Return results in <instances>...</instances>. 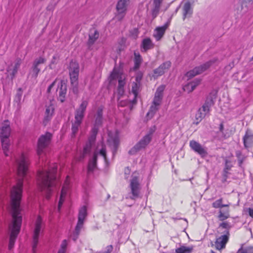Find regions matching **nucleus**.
Wrapping results in <instances>:
<instances>
[{
  "mask_svg": "<svg viewBox=\"0 0 253 253\" xmlns=\"http://www.w3.org/2000/svg\"><path fill=\"white\" fill-rule=\"evenodd\" d=\"M17 172L18 176L16 184L11 190V213L12 217L11 224L9 226L10 237L8 249L11 250L14 247L15 240L20 232L22 223L20 202L22 194L23 180L26 177L29 161L28 157L22 154L16 159Z\"/></svg>",
  "mask_w": 253,
  "mask_h": 253,
  "instance_id": "obj_1",
  "label": "nucleus"
},
{
  "mask_svg": "<svg viewBox=\"0 0 253 253\" xmlns=\"http://www.w3.org/2000/svg\"><path fill=\"white\" fill-rule=\"evenodd\" d=\"M51 138L52 134L49 132L41 135L38 140L37 149L38 155L40 161H42V169L39 170L38 173V184L40 189L44 193L47 199L50 198L57 183L56 175L57 165L46 162L43 164V159L42 158L44 150L50 144Z\"/></svg>",
  "mask_w": 253,
  "mask_h": 253,
  "instance_id": "obj_2",
  "label": "nucleus"
},
{
  "mask_svg": "<svg viewBox=\"0 0 253 253\" xmlns=\"http://www.w3.org/2000/svg\"><path fill=\"white\" fill-rule=\"evenodd\" d=\"M102 114L103 107H99L97 109V112L95 115L94 125L91 130V134L89 138L88 141L86 143L84 148L83 153L78 158V161H81L83 160L85 156L90 153L91 146L95 140L96 135L97 133L98 128L102 123Z\"/></svg>",
  "mask_w": 253,
  "mask_h": 253,
  "instance_id": "obj_3",
  "label": "nucleus"
},
{
  "mask_svg": "<svg viewBox=\"0 0 253 253\" xmlns=\"http://www.w3.org/2000/svg\"><path fill=\"white\" fill-rule=\"evenodd\" d=\"M11 133L10 123L8 120H5L1 125L0 128V138L2 148L4 155L9 156L10 147V140L9 137Z\"/></svg>",
  "mask_w": 253,
  "mask_h": 253,
  "instance_id": "obj_4",
  "label": "nucleus"
},
{
  "mask_svg": "<svg viewBox=\"0 0 253 253\" xmlns=\"http://www.w3.org/2000/svg\"><path fill=\"white\" fill-rule=\"evenodd\" d=\"M88 104L87 100H83L75 112V120L72 125V136H75L82 123L86 107Z\"/></svg>",
  "mask_w": 253,
  "mask_h": 253,
  "instance_id": "obj_5",
  "label": "nucleus"
},
{
  "mask_svg": "<svg viewBox=\"0 0 253 253\" xmlns=\"http://www.w3.org/2000/svg\"><path fill=\"white\" fill-rule=\"evenodd\" d=\"M126 76L121 70L117 67H114L109 78V82L111 84H115L118 82L117 92L120 96L124 93V86L126 84Z\"/></svg>",
  "mask_w": 253,
  "mask_h": 253,
  "instance_id": "obj_6",
  "label": "nucleus"
},
{
  "mask_svg": "<svg viewBox=\"0 0 253 253\" xmlns=\"http://www.w3.org/2000/svg\"><path fill=\"white\" fill-rule=\"evenodd\" d=\"M98 155H99L103 158L106 164L108 163L106 156V147L102 142L98 144V146L94 152L92 158L88 162L87 167V173L88 174L92 173L96 168V161Z\"/></svg>",
  "mask_w": 253,
  "mask_h": 253,
  "instance_id": "obj_7",
  "label": "nucleus"
},
{
  "mask_svg": "<svg viewBox=\"0 0 253 253\" xmlns=\"http://www.w3.org/2000/svg\"><path fill=\"white\" fill-rule=\"evenodd\" d=\"M43 230L42 219L41 216H38L34 226L33 241H32V251L33 253L36 252L37 245L39 242V238L40 233Z\"/></svg>",
  "mask_w": 253,
  "mask_h": 253,
  "instance_id": "obj_8",
  "label": "nucleus"
},
{
  "mask_svg": "<svg viewBox=\"0 0 253 253\" xmlns=\"http://www.w3.org/2000/svg\"><path fill=\"white\" fill-rule=\"evenodd\" d=\"M87 215V207L86 206H83L79 210L78 214V221L75 228V232L73 235V239L75 241L80 233V231L82 228L84 221Z\"/></svg>",
  "mask_w": 253,
  "mask_h": 253,
  "instance_id": "obj_9",
  "label": "nucleus"
},
{
  "mask_svg": "<svg viewBox=\"0 0 253 253\" xmlns=\"http://www.w3.org/2000/svg\"><path fill=\"white\" fill-rule=\"evenodd\" d=\"M138 174L133 173L131 175L130 180L129 187L132 196L130 197L131 199H135L139 197L141 190V186L139 180Z\"/></svg>",
  "mask_w": 253,
  "mask_h": 253,
  "instance_id": "obj_10",
  "label": "nucleus"
},
{
  "mask_svg": "<svg viewBox=\"0 0 253 253\" xmlns=\"http://www.w3.org/2000/svg\"><path fill=\"white\" fill-rule=\"evenodd\" d=\"M69 72L72 85L77 87L78 84V77L79 74V65L74 61H72L69 64Z\"/></svg>",
  "mask_w": 253,
  "mask_h": 253,
  "instance_id": "obj_11",
  "label": "nucleus"
},
{
  "mask_svg": "<svg viewBox=\"0 0 253 253\" xmlns=\"http://www.w3.org/2000/svg\"><path fill=\"white\" fill-rule=\"evenodd\" d=\"M152 138L150 135H145L129 151V154L134 155L142 149H144L150 142Z\"/></svg>",
  "mask_w": 253,
  "mask_h": 253,
  "instance_id": "obj_12",
  "label": "nucleus"
},
{
  "mask_svg": "<svg viewBox=\"0 0 253 253\" xmlns=\"http://www.w3.org/2000/svg\"><path fill=\"white\" fill-rule=\"evenodd\" d=\"M108 136L107 143L112 149V156L114 157L119 144V136L116 133L109 131Z\"/></svg>",
  "mask_w": 253,
  "mask_h": 253,
  "instance_id": "obj_13",
  "label": "nucleus"
},
{
  "mask_svg": "<svg viewBox=\"0 0 253 253\" xmlns=\"http://www.w3.org/2000/svg\"><path fill=\"white\" fill-rule=\"evenodd\" d=\"M70 177L69 176H67L64 181L63 185L61 194L60 196V199L58 203V210L60 211V208L65 200V199L67 196V193L70 188Z\"/></svg>",
  "mask_w": 253,
  "mask_h": 253,
  "instance_id": "obj_14",
  "label": "nucleus"
},
{
  "mask_svg": "<svg viewBox=\"0 0 253 253\" xmlns=\"http://www.w3.org/2000/svg\"><path fill=\"white\" fill-rule=\"evenodd\" d=\"M128 1L129 0H119L116 7L117 14L116 16L119 20H122L125 16Z\"/></svg>",
  "mask_w": 253,
  "mask_h": 253,
  "instance_id": "obj_15",
  "label": "nucleus"
},
{
  "mask_svg": "<svg viewBox=\"0 0 253 253\" xmlns=\"http://www.w3.org/2000/svg\"><path fill=\"white\" fill-rule=\"evenodd\" d=\"M211 61H209L200 66L196 67L193 70L189 71L186 73V76L189 78H191L194 76L202 73L207 70L211 64Z\"/></svg>",
  "mask_w": 253,
  "mask_h": 253,
  "instance_id": "obj_16",
  "label": "nucleus"
},
{
  "mask_svg": "<svg viewBox=\"0 0 253 253\" xmlns=\"http://www.w3.org/2000/svg\"><path fill=\"white\" fill-rule=\"evenodd\" d=\"M171 66L170 61H166L161 64L159 67L153 71V77L154 78H157L158 77L162 76L168 71Z\"/></svg>",
  "mask_w": 253,
  "mask_h": 253,
  "instance_id": "obj_17",
  "label": "nucleus"
},
{
  "mask_svg": "<svg viewBox=\"0 0 253 253\" xmlns=\"http://www.w3.org/2000/svg\"><path fill=\"white\" fill-rule=\"evenodd\" d=\"M190 146L192 150L198 153L202 157H205L207 155L205 148L195 140L190 141Z\"/></svg>",
  "mask_w": 253,
  "mask_h": 253,
  "instance_id": "obj_18",
  "label": "nucleus"
},
{
  "mask_svg": "<svg viewBox=\"0 0 253 253\" xmlns=\"http://www.w3.org/2000/svg\"><path fill=\"white\" fill-rule=\"evenodd\" d=\"M229 231H227L225 234L216 239L215 246L217 250H220L225 248L229 239Z\"/></svg>",
  "mask_w": 253,
  "mask_h": 253,
  "instance_id": "obj_19",
  "label": "nucleus"
},
{
  "mask_svg": "<svg viewBox=\"0 0 253 253\" xmlns=\"http://www.w3.org/2000/svg\"><path fill=\"white\" fill-rule=\"evenodd\" d=\"M66 91L67 87L66 84L63 81H60L58 83V87L56 89V92H58L59 95L58 99L61 102H63L65 100Z\"/></svg>",
  "mask_w": 253,
  "mask_h": 253,
  "instance_id": "obj_20",
  "label": "nucleus"
},
{
  "mask_svg": "<svg viewBox=\"0 0 253 253\" xmlns=\"http://www.w3.org/2000/svg\"><path fill=\"white\" fill-rule=\"evenodd\" d=\"M165 88V86L163 85H162L157 88L152 102L153 104L160 107L163 97V91Z\"/></svg>",
  "mask_w": 253,
  "mask_h": 253,
  "instance_id": "obj_21",
  "label": "nucleus"
},
{
  "mask_svg": "<svg viewBox=\"0 0 253 253\" xmlns=\"http://www.w3.org/2000/svg\"><path fill=\"white\" fill-rule=\"evenodd\" d=\"M169 25V23L168 22L163 26L158 27L154 30L153 36L156 41H158L162 39Z\"/></svg>",
  "mask_w": 253,
  "mask_h": 253,
  "instance_id": "obj_22",
  "label": "nucleus"
},
{
  "mask_svg": "<svg viewBox=\"0 0 253 253\" xmlns=\"http://www.w3.org/2000/svg\"><path fill=\"white\" fill-rule=\"evenodd\" d=\"M215 93L211 96L210 95L206 99L205 103L200 109L205 113L208 115L210 112L211 107L214 104L213 99L215 98Z\"/></svg>",
  "mask_w": 253,
  "mask_h": 253,
  "instance_id": "obj_23",
  "label": "nucleus"
},
{
  "mask_svg": "<svg viewBox=\"0 0 253 253\" xmlns=\"http://www.w3.org/2000/svg\"><path fill=\"white\" fill-rule=\"evenodd\" d=\"M21 60L17 59L14 63L11 64L7 68V71L11 76V78H13L17 74L18 69L21 65Z\"/></svg>",
  "mask_w": 253,
  "mask_h": 253,
  "instance_id": "obj_24",
  "label": "nucleus"
},
{
  "mask_svg": "<svg viewBox=\"0 0 253 253\" xmlns=\"http://www.w3.org/2000/svg\"><path fill=\"white\" fill-rule=\"evenodd\" d=\"M244 145L245 148H248L253 144V134L250 130H247L243 137Z\"/></svg>",
  "mask_w": 253,
  "mask_h": 253,
  "instance_id": "obj_25",
  "label": "nucleus"
},
{
  "mask_svg": "<svg viewBox=\"0 0 253 253\" xmlns=\"http://www.w3.org/2000/svg\"><path fill=\"white\" fill-rule=\"evenodd\" d=\"M54 111L53 105L50 104L46 106L45 116L43 120V124L46 125L47 123L51 119Z\"/></svg>",
  "mask_w": 253,
  "mask_h": 253,
  "instance_id": "obj_26",
  "label": "nucleus"
},
{
  "mask_svg": "<svg viewBox=\"0 0 253 253\" xmlns=\"http://www.w3.org/2000/svg\"><path fill=\"white\" fill-rule=\"evenodd\" d=\"M45 59L42 57H40L36 59L33 63V70L32 72L35 77H37L40 71V68L39 67V65L41 64H43L45 62Z\"/></svg>",
  "mask_w": 253,
  "mask_h": 253,
  "instance_id": "obj_27",
  "label": "nucleus"
},
{
  "mask_svg": "<svg viewBox=\"0 0 253 253\" xmlns=\"http://www.w3.org/2000/svg\"><path fill=\"white\" fill-rule=\"evenodd\" d=\"M141 47L142 52H146L148 50L153 48L154 44L150 39L145 38L142 42Z\"/></svg>",
  "mask_w": 253,
  "mask_h": 253,
  "instance_id": "obj_28",
  "label": "nucleus"
},
{
  "mask_svg": "<svg viewBox=\"0 0 253 253\" xmlns=\"http://www.w3.org/2000/svg\"><path fill=\"white\" fill-rule=\"evenodd\" d=\"M201 80L200 79H196L192 82L187 84L183 87V89L185 91L188 92H192L195 89L196 86L200 84Z\"/></svg>",
  "mask_w": 253,
  "mask_h": 253,
  "instance_id": "obj_29",
  "label": "nucleus"
},
{
  "mask_svg": "<svg viewBox=\"0 0 253 253\" xmlns=\"http://www.w3.org/2000/svg\"><path fill=\"white\" fill-rule=\"evenodd\" d=\"M183 19L191 16L192 14V8L189 2H186L184 4L183 8Z\"/></svg>",
  "mask_w": 253,
  "mask_h": 253,
  "instance_id": "obj_30",
  "label": "nucleus"
},
{
  "mask_svg": "<svg viewBox=\"0 0 253 253\" xmlns=\"http://www.w3.org/2000/svg\"><path fill=\"white\" fill-rule=\"evenodd\" d=\"M163 0H153V8L152 10V15L153 18H156L159 14L161 4Z\"/></svg>",
  "mask_w": 253,
  "mask_h": 253,
  "instance_id": "obj_31",
  "label": "nucleus"
},
{
  "mask_svg": "<svg viewBox=\"0 0 253 253\" xmlns=\"http://www.w3.org/2000/svg\"><path fill=\"white\" fill-rule=\"evenodd\" d=\"M140 84L138 83L133 82L132 84L131 92L134 96V98L132 100V104L136 102V97L140 91Z\"/></svg>",
  "mask_w": 253,
  "mask_h": 253,
  "instance_id": "obj_32",
  "label": "nucleus"
},
{
  "mask_svg": "<svg viewBox=\"0 0 253 253\" xmlns=\"http://www.w3.org/2000/svg\"><path fill=\"white\" fill-rule=\"evenodd\" d=\"M237 253H253V246L248 243L243 244L238 251Z\"/></svg>",
  "mask_w": 253,
  "mask_h": 253,
  "instance_id": "obj_33",
  "label": "nucleus"
},
{
  "mask_svg": "<svg viewBox=\"0 0 253 253\" xmlns=\"http://www.w3.org/2000/svg\"><path fill=\"white\" fill-rule=\"evenodd\" d=\"M99 36V32L96 30H91L89 35V39L88 43L89 45L93 44Z\"/></svg>",
  "mask_w": 253,
  "mask_h": 253,
  "instance_id": "obj_34",
  "label": "nucleus"
},
{
  "mask_svg": "<svg viewBox=\"0 0 253 253\" xmlns=\"http://www.w3.org/2000/svg\"><path fill=\"white\" fill-rule=\"evenodd\" d=\"M159 109L160 106L152 103L148 112L147 114V117L148 119H151Z\"/></svg>",
  "mask_w": 253,
  "mask_h": 253,
  "instance_id": "obj_35",
  "label": "nucleus"
},
{
  "mask_svg": "<svg viewBox=\"0 0 253 253\" xmlns=\"http://www.w3.org/2000/svg\"><path fill=\"white\" fill-rule=\"evenodd\" d=\"M193 250L192 246H181L175 250V253H191Z\"/></svg>",
  "mask_w": 253,
  "mask_h": 253,
  "instance_id": "obj_36",
  "label": "nucleus"
},
{
  "mask_svg": "<svg viewBox=\"0 0 253 253\" xmlns=\"http://www.w3.org/2000/svg\"><path fill=\"white\" fill-rule=\"evenodd\" d=\"M134 69H137L139 68L142 61V58L139 53L134 52Z\"/></svg>",
  "mask_w": 253,
  "mask_h": 253,
  "instance_id": "obj_37",
  "label": "nucleus"
},
{
  "mask_svg": "<svg viewBox=\"0 0 253 253\" xmlns=\"http://www.w3.org/2000/svg\"><path fill=\"white\" fill-rule=\"evenodd\" d=\"M206 116H207V114L199 109L195 115L196 120L197 121L196 124H197L201 122Z\"/></svg>",
  "mask_w": 253,
  "mask_h": 253,
  "instance_id": "obj_38",
  "label": "nucleus"
},
{
  "mask_svg": "<svg viewBox=\"0 0 253 253\" xmlns=\"http://www.w3.org/2000/svg\"><path fill=\"white\" fill-rule=\"evenodd\" d=\"M222 199L220 198L215 202H214L212 206L214 208L217 209V208H221L222 207H229V204H226V205H223L222 204Z\"/></svg>",
  "mask_w": 253,
  "mask_h": 253,
  "instance_id": "obj_39",
  "label": "nucleus"
},
{
  "mask_svg": "<svg viewBox=\"0 0 253 253\" xmlns=\"http://www.w3.org/2000/svg\"><path fill=\"white\" fill-rule=\"evenodd\" d=\"M229 209L226 210L224 212H222L221 210L219 211L218 216L220 220L223 221L227 219L229 217Z\"/></svg>",
  "mask_w": 253,
  "mask_h": 253,
  "instance_id": "obj_40",
  "label": "nucleus"
},
{
  "mask_svg": "<svg viewBox=\"0 0 253 253\" xmlns=\"http://www.w3.org/2000/svg\"><path fill=\"white\" fill-rule=\"evenodd\" d=\"M231 167V165L228 164V162L226 161L223 172V176L224 180H226L229 174L228 171L230 169Z\"/></svg>",
  "mask_w": 253,
  "mask_h": 253,
  "instance_id": "obj_41",
  "label": "nucleus"
},
{
  "mask_svg": "<svg viewBox=\"0 0 253 253\" xmlns=\"http://www.w3.org/2000/svg\"><path fill=\"white\" fill-rule=\"evenodd\" d=\"M23 91L21 88H19L17 89L16 94L15 97L14 101L16 102L18 104L20 103Z\"/></svg>",
  "mask_w": 253,
  "mask_h": 253,
  "instance_id": "obj_42",
  "label": "nucleus"
},
{
  "mask_svg": "<svg viewBox=\"0 0 253 253\" xmlns=\"http://www.w3.org/2000/svg\"><path fill=\"white\" fill-rule=\"evenodd\" d=\"M67 246V242L66 240H64L62 241L60 249L59 250L57 253H65L66 251V248Z\"/></svg>",
  "mask_w": 253,
  "mask_h": 253,
  "instance_id": "obj_43",
  "label": "nucleus"
},
{
  "mask_svg": "<svg viewBox=\"0 0 253 253\" xmlns=\"http://www.w3.org/2000/svg\"><path fill=\"white\" fill-rule=\"evenodd\" d=\"M57 63V57L56 56H53L50 62L49 67L50 69H53L55 68V65Z\"/></svg>",
  "mask_w": 253,
  "mask_h": 253,
  "instance_id": "obj_44",
  "label": "nucleus"
},
{
  "mask_svg": "<svg viewBox=\"0 0 253 253\" xmlns=\"http://www.w3.org/2000/svg\"><path fill=\"white\" fill-rule=\"evenodd\" d=\"M219 226L226 229L225 232L230 228L231 225L228 222H223L220 224Z\"/></svg>",
  "mask_w": 253,
  "mask_h": 253,
  "instance_id": "obj_45",
  "label": "nucleus"
},
{
  "mask_svg": "<svg viewBox=\"0 0 253 253\" xmlns=\"http://www.w3.org/2000/svg\"><path fill=\"white\" fill-rule=\"evenodd\" d=\"M58 82L57 80L56 79L55 80V81L54 82H52V83L51 84H50L49 86L47 88V92L48 93H50L51 91V89L52 88V87L55 85V84H56L57 82Z\"/></svg>",
  "mask_w": 253,
  "mask_h": 253,
  "instance_id": "obj_46",
  "label": "nucleus"
},
{
  "mask_svg": "<svg viewBox=\"0 0 253 253\" xmlns=\"http://www.w3.org/2000/svg\"><path fill=\"white\" fill-rule=\"evenodd\" d=\"M155 130H156L155 126H153V127H151L149 129V132L146 135H150L152 138L153 133L155 132Z\"/></svg>",
  "mask_w": 253,
  "mask_h": 253,
  "instance_id": "obj_47",
  "label": "nucleus"
},
{
  "mask_svg": "<svg viewBox=\"0 0 253 253\" xmlns=\"http://www.w3.org/2000/svg\"><path fill=\"white\" fill-rule=\"evenodd\" d=\"M141 79H142V75H138L135 78V83H138L140 84V82H141Z\"/></svg>",
  "mask_w": 253,
  "mask_h": 253,
  "instance_id": "obj_48",
  "label": "nucleus"
},
{
  "mask_svg": "<svg viewBox=\"0 0 253 253\" xmlns=\"http://www.w3.org/2000/svg\"><path fill=\"white\" fill-rule=\"evenodd\" d=\"M247 211H248L249 215L253 218V209L251 208H249L247 209Z\"/></svg>",
  "mask_w": 253,
  "mask_h": 253,
  "instance_id": "obj_49",
  "label": "nucleus"
},
{
  "mask_svg": "<svg viewBox=\"0 0 253 253\" xmlns=\"http://www.w3.org/2000/svg\"><path fill=\"white\" fill-rule=\"evenodd\" d=\"M127 102L126 101H121L119 102V105L121 106H124L126 105Z\"/></svg>",
  "mask_w": 253,
  "mask_h": 253,
  "instance_id": "obj_50",
  "label": "nucleus"
},
{
  "mask_svg": "<svg viewBox=\"0 0 253 253\" xmlns=\"http://www.w3.org/2000/svg\"><path fill=\"white\" fill-rule=\"evenodd\" d=\"M253 0H242V4L250 3L252 2Z\"/></svg>",
  "mask_w": 253,
  "mask_h": 253,
  "instance_id": "obj_51",
  "label": "nucleus"
},
{
  "mask_svg": "<svg viewBox=\"0 0 253 253\" xmlns=\"http://www.w3.org/2000/svg\"><path fill=\"white\" fill-rule=\"evenodd\" d=\"M223 128H224V126H223V124H220V125L219 126V131L221 132H223Z\"/></svg>",
  "mask_w": 253,
  "mask_h": 253,
  "instance_id": "obj_52",
  "label": "nucleus"
},
{
  "mask_svg": "<svg viewBox=\"0 0 253 253\" xmlns=\"http://www.w3.org/2000/svg\"><path fill=\"white\" fill-rule=\"evenodd\" d=\"M178 9H179V7L176 8V11H177L178 10Z\"/></svg>",
  "mask_w": 253,
  "mask_h": 253,
  "instance_id": "obj_53",
  "label": "nucleus"
},
{
  "mask_svg": "<svg viewBox=\"0 0 253 253\" xmlns=\"http://www.w3.org/2000/svg\"><path fill=\"white\" fill-rule=\"evenodd\" d=\"M211 253H215L213 251H211Z\"/></svg>",
  "mask_w": 253,
  "mask_h": 253,
  "instance_id": "obj_54",
  "label": "nucleus"
}]
</instances>
